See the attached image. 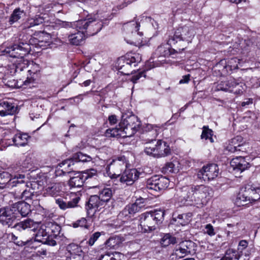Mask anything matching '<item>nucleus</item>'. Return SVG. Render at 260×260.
Wrapping results in <instances>:
<instances>
[{"instance_id":"46","label":"nucleus","mask_w":260,"mask_h":260,"mask_svg":"<svg viewBox=\"0 0 260 260\" xmlns=\"http://www.w3.org/2000/svg\"><path fill=\"white\" fill-rule=\"evenodd\" d=\"M81 173L83 175V178H84V180L85 181L88 178H91L94 176H96L97 172L94 169H90L86 170Z\"/></svg>"},{"instance_id":"4","label":"nucleus","mask_w":260,"mask_h":260,"mask_svg":"<svg viewBox=\"0 0 260 260\" xmlns=\"http://www.w3.org/2000/svg\"><path fill=\"white\" fill-rule=\"evenodd\" d=\"M14 228L18 231L24 230L27 228L31 229L30 231L35 232L34 234L35 241L50 246L56 244V241L49 235L44 224L41 225L35 223L33 220L27 219L15 224Z\"/></svg>"},{"instance_id":"56","label":"nucleus","mask_w":260,"mask_h":260,"mask_svg":"<svg viewBox=\"0 0 260 260\" xmlns=\"http://www.w3.org/2000/svg\"><path fill=\"white\" fill-rule=\"evenodd\" d=\"M31 194V193L26 190H23L21 193V197L24 200H27Z\"/></svg>"},{"instance_id":"42","label":"nucleus","mask_w":260,"mask_h":260,"mask_svg":"<svg viewBox=\"0 0 260 260\" xmlns=\"http://www.w3.org/2000/svg\"><path fill=\"white\" fill-rule=\"evenodd\" d=\"M236 250L229 249L226 250L225 255L220 260H232L233 258L239 259L240 256L236 254Z\"/></svg>"},{"instance_id":"32","label":"nucleus","mask_w":260,"mask_h":260,"mask_svg":"<svg viewBox=\"0 0 260 260\" xmlns=\"http://www.w3.org/2000/svg\"><path fill=\"white\" fill-rule=\"evenodd\" d=\"M61 189V187L59 183H52L48 185L46 190L48 194L55 196L58 194Z\"/></svg>"},{"instance_id":"24","label":"nucleus","mask_w":260,"mask_h":260,"mask_svg":"<svg viewBox=\"0 0 260 260\" xmlns=\"http://www.w3.org/2000/svg\"><path fill=\"white\" fill-rule=\"evenodd\" d=\"M79 200V198H75L72 201L66 203L61 199H56V203L58 205L59 208L62 210H66L68 208H74L77 206V204Z\"/></svg>"},{"instance_id":"58","label":"nucleus","mask_w":260,"mask_h":260,"mask_svg":"<svg viewBox=\"0 0 260 260\" xmlns=\"http://www.w3.org/2000/svg\"><path fill=\"white\" fill-rule=\"evenodd\" d=\"M34 69L32 70H29L28 72L29 73L30 75H31L33 74V76L39 71V70H35L36 68H39L37 64H35L33 66Z\"/></svg>"},{"instance_id":"15","label":"nucleus","mask_w":260,"mask_h":260,"mask_svg":"<svg viewBox=\"0 0 260 260\" xmlns=\"http://www.w3.org/2000/svg\"><path fill=\"white\" fill-rule=\"evenodd\" d=\"M104 205V203L98 195L91 196L87 205V216L89 217H92L98 210V208H101Z\"/></svg>"},{"instance_id":"9","label":"nucleus","mask_w":260,"mask_h":260,"mask_svg":"<svg viewBox=\"0 0 260 260\" xmlns=\"http://www.w3.org/2000/svg\"><path fill=\"white\" fill-rule=\"evenodd\" d=\"M140 124L138 117L132 115L122 119L119 123V126L122 129L125 138L133 136L139 129Z\"/></svg>"},{"instance_id":"6","label":"nucleus","mask_w":260,"mask_h":260,"mask_svg":"<svg viewBox=\"0 0 260 260\" xmlns=\"http://www.w3.org/2000/svg\"><path fill=\"white\" fill-rule=\"evenodd\" d=\"M195 35L196 32L192 27L186 25L180 26L176 29L174 36L168 40V44L171 45L178 42H182L184 48L179 49L178 51L180 52L191 42Z\"/></svg>"},{"instance_id":"39","label":"nucleus","mask_w":260,"mask_h":260,"mask_svg":"<svg viewBox=\"0 0 260 260\" xmlns=\"http://www.w3.org/2000/svg\"><path fill=\"white\" fill-rule=\"evenodd\" d=\"M213 135V131L211 129H209L207 126H203V132L201 136L202 139H209L211 143H213L214 142L212 138Z\"/></svg>"},{"instance_id":"28","label":"nucleus","mask_w":260,"mask_h":260,"mask_svg":"<svg viewBox=\"0 0 260 260\" xmlns=\"http://www.w3.org/2000/svg\"><path fill=\"white\" fill-rule=\"evenodd\" d=\"M184 249L182 248L180 243L176 245L171 255L172 259H179L188 255Z\"/></svg>"},{"instance_id":"18","label":"nucleus","mask_w":260,"mask_h":260,"mask_svg":"<svg viewBox=\"0 0 260 260\" xmlns=\"http://www.w3.org/2000/svg\"><path fill=\"white\" fill-rule=\"evenodd\" d=\"M230 164L234 171L237 173H241L250 167L249 163L241 156L233 158Z\"/></svg>"},{"instance_id":"53","label":"nucleus","mask_w":260,"mask_h":260,"mask_svg":"<svg viewBox=\"0 0 260 260\" xmlns=\"http://www.w3.org/2000/svg\"><path fill=\"white\" fill-rule=\"evenodd\" d=\"M144 74V73L143 72H140L136 75H134L131 78V81L133 82L134 83H136L142 76Z\"/></svg>"},{"instance_id":"54","label":"nucleus","mask_w":260,"mask_h":260,"mask_svg":"<svg viewBox=\"0 0 260 260\" xmlns=\"http://www.w3.org/2000/svg\"><path fill=\"white\" fill-rule=\"evenodd\" d=\"M108 120L110 124L111 125L114 124L117 122V116L115 115H112L109 116L108 117Z\"/></svg>"},{"instance_id":"36","label":"nucleus","mask_w":260,"mask_h":260,"mask_svg":"<svg viewBox=\"0 0 260 260\" xmlns=\"http://www.w3.org/2000/svg\"><path fill=\"white\" fill-rule=\"evenodd\" d=\"M180 244L188 254L194 252L196 246L194 242L188 240L182 241L180 243Z\"/></svg>"},{"instance_id":"52","label":"nucleus","mask_w":260,"mask_h":260,"mask_svg":"<svg viewBox=\"0 0 260 260\" xmlns=\"http://www.w3.org/2000/svg\"><path fill=\"white\" fill-rule=\"evenodd\" d=\"M248 246V242L246 240H241L239 242L238 245V250H243L245 249Z\"/></svg>"},{"instance_id":"5","label":"nucleus","mask_w":260,"mask_h":260,"mask_svg":"<svg viewBox=\"0 0 260 260\" xmlns=\"http://www.w3.org/2000/svg\"><path fill=\"white\" fill-rule=\"evenodd\" d=\"M165 212L161 210L145 212L140 215V225L144 233L155 230L163 219Z\"/></svg>"},{"instance_id":"34","label":"nucleus","mask_w":260,"mask_h":260,"mask_svg":"<svg viewBox=\"0 0 260 260\" xmlns=\"http://www.w3.org/2000/svg\"><path fill=\"white\" fill-rule=\"evenodd\" d=\"M24 11L20 8L15 9L9 19V25H12L20 19Z\"/></svg>"},{"instance_id":"26","label":"nucleus","mask_w":260,"mask_h":260,"mask_svg":"<svg viewBox=\"0 0 260 260\" xmlns=\"http://www.w3.org/2000/svg\"><path fill=\"white\" fill-rule=\"evenodd\" d=\"M156 126H154L150 124H148L145 127V131L147 132L145 135L146 137L151 136V138H148L146 140L147 142H153L156 138L158 133Z\"/></svg>"},{"instance_id":"25","label":"nucleus","mask_w":260,"mask_h":260,"mask_svg":"<svg viewBox=\"0 0 260 260\" xmlns=\"http://www.w3.org/2000/svg\"><path fill=\"white\" fill-rule=\"evenodd\" d=\"M125 62L126 64L136 67L137 64L141 60V56L139 53H129L124 57Z\"/></svg>"},{"instance_id":"63","label":"nucleus","mask_w":260,"mask_h":260,"mask_svg":"<svg viewBox=\"0 0 260 260\" xmlns=\"http://www.w3.org/2000/svg\"><path fill=\"white\" fill-rule=\"evenodd\" d=\"M183 260H195L194 258H186Z\"/></svg>"},{"instance_id":"3","label":"nucleus","mask_w":260,"mask_h":260,"mask_svg":"<svg viewBox=\"0 0 260 260\" xmlns=\"http://www.w3.org/2000/svg\"><path fill=\"white\" fill-rule=\"evenodd\" d=\"M30 50L29 45L24 43L14 44L2 50L1 55H7L11 57L20 59L17 63L8 66L9 69L6 74L13 75L16 73L23 71V69L26 68L28 62L27 60H25L23 57L29 53Z\"/></svg>"},{"instance_id":"16","label":"nucleus","mask_w":260,"mask_h":260,"mask_svg":"<svg viewBox=\"0 0 260 260\" xmlns=\"http://www.w3.org/2000/svg\"><path fill=\"white\" fill-rule=\"evenodd\" d=\"M16 219L12 207L0 209V222L4 225L10 226Z\"/></svg>"},{"instance_id":"30","label":"nucleus","mask_w":260,"mask_h":260,"mask_svg":"<svg viewBox=\"0 0 260 260\" xmlns=\"http://www.w3.org/2000/svg\"><path fill=\"white\" fill-rule=\"evenodd\" d=\"M45 226H46V230L48 231L49 235L50 233L53 234V236H57L59 233L60 231V227L56 223L48 221L44 223Z\"/></svg>"},{"instance_id":"1","label":"nucleus","mask_w":260,"mask_h":260,"mask_svg":"<svg viewBox=\"0 0 260 260\" xmlns=\"http://www.w3.org/2000/svg\"><path fill=\"white\" fill-rule=\"evenodd\" d=\"M62 26L66 27H73L77 31L72 33L69 36L70 43L75 45H81L84 41L86 36L97 34L101 30L103 24L98 19V16L87 17L85 19L80 20L73 22H62Z\"/></svg>"},{"instance_id":"48","label":"nucleus","mask_w":260,"mask_h":260,"mask_svg":"<svg viewBox=\"0 0 260 260\" xmlns=\"http://www.w3.org/2000/svg\"><path fill=\"white\" fill-rule=\"evenodd\" d=\"M8 176V174L7 173L4 172L0 174V189L4 188L7 183H9L10 180L8 178H7L5 181H3V178H7Z\"/></svg>"},{"instance_id":"33","label":"nucleus","mask_w":260,"mask_h":260,"mask_svg":"<svg viewBox=\"0 0 260 260\" xmlns=\"http://www.w3.org/2000/svg\"><path fill=\"white\" fill-rule=\"evenodd\" d=\"M176 243V238L170 234H167L164 235L160 241V243L164 247H167L170 244H175Z\"/></svg>"},{"instance_id":"10","label":"nucleus","mask_w":260,"mask_h":260,"mask_svg":"<svg viewBox=\"0 0 260 260\" xmlns=\"http://www.w3.org/2000/svg\"><path fill=\"white\" fill-rule=\"evenodd\" d=\"M127 166L125 156H120L113 159L106 168L107 172L111 178H117Z\"/></svg>"},{"instance_id":"7","label":"nucleus","mask_w":260,"mask_h":260,"mask_svg":"<svg viewBox=\"0 0 260 260\" xmlns=\"http://www.w3.org/2000/svg\"><path fill=\"white\" fill-rule=\"evenodd\" d=\"M139 23L136 20L126 22L123 25L125 41L131 44H140L142 42L143 32L139 31Z\"/></svg>"},{"instance_id":"40","label":"nucleus","mask_w":260,"mask_h":260,"mask_svg":"<svg viewBox=\"0 0 260 260\" xmlns=\"http://www.w3.org/2000/svg\"><path fill=\"white\" fill-rule=\"evenodd\" d=\"M156 52L159 54L160 56H166L169 54H173L175 52L178 53L179 52L175 49L169 50L164 45H161L157 48Z\"/></svg>"},{"instance_id":"21","label":"nucleus","mask_w":260,"mask_h":260,"mask_svg":"<svg viewBox=\"0 0 260 260\" xmlns=\"http://www.w3.org/2000/svg\"><path fill=\"white\" fill-rule=\"evenodd\" d=\"M16 110L17 107L12 103L5 101L0 103V115L2 116L13 115Z\"/></svg>"},{"instance_id":"13","label":"nucleus","mask_w":260,"mask_h":260,"mask_svg":"<svg viewBox=\"0 0 260 260\" xmlns=\"http://www.w3.org/2000/svg\"><path fill=\"white\" fill-rule=\"evenodd\" d=\"M219 174L217 165L211 164L204 166L198 172V176L205 181H209L216 178Z\"/></svg>"},{"instance_id":"41","label":"nucleus","mask_w":260,"mask_h":260,"mask_svg":"<svg viewBox=\"0 0 260 260\" xmlns=\"http://www.w3.org/2000/svg\"><path fill=\"white\" fill-rule=\"evenodd\" d=\"M51 37L49 34L41 32L39 39V45L41 46H46V44L50 43Z\"/></svg>"},{"instance_id":"17","label":"nucleus","mask_w":260,"mask_h":260,"mask_svg":"<svg viewBox=\"0 0 260 260\" xmlns=\"http://www.w3.org/2000/svg\"><path fill=\"white\" fill-rule=\"evenodd\" d=\"M140 173L135 169L125 170L122 174L120 181L127 185H132L139 177Z\"/></svg>"},{"instance_id":"51","label":"nucleus","mask_w":260,"mask_h":260,"mask_svg":"<svg viewBox=\"0 0 260 260\" xmlns=\"http://www.w3.org/2000/svg\"><path fill=\"white\" fill-rule=\"evenodd\" d=\"M226 149L230 152H234L237 151L242 150L241 149H237L234 145H233L231 140L226 146Z\"/></svg>"},{"instance_id":"49","label":"nucleus","mask_w":260,"mask_h":260,"mask_svg":"<svg viewBox=\"0 0 260 260\" xmlns=\"http://www.w3.org/2000/svg\"><path fill=\"white\" fill-rule=\"evenodd\" d=\"M101 235V233L100 232H95L94 234H93L91 237H90L88 243L89 245L92 246L95 242L98 239V238L100 237Z\"/></svg>"},{"instance_id":"20","label":"nucleus","mask_w":260,"mask_h":260,"mask_svg":"<svg viewBox=\"0 0 260 260\" xmlns=\"http://www.w3.org/2000/svg\"><path fill=\"white\" fill-rule=\"evenodd\" d=\"M140 200H138L135 203L127 206L119 214V216L120 217L124 216L126 219H128L126 217L129 215H134L136 213L139 212L143 207L142 205H140Z\"/></svg>"},{"instance_id":"45","label":"nucleus","mask_w":260,"mask_h":260,"mask_svg":"<svg viewBox=\"0 0 260 260\" xmlns=\"http://www.w3.org/2000/svg\"><path fill=\"white\" fill-rule=\"evenodd\" d=\"M74 228L82 227L87 229L88 226L87 224V220L85 218H82L73 223Z\"/></svg>"},{"instance_id":"60","label":"nucleus","mask_w":260,"mask_h":260,"mask_svg":"<svg viewBox=\"0 0 260 260\" xmlns=\"http://www.w3.org/2000/svg\"><path fill=\"white\" fill-rule=\"evenodd\" d=\"M115 238H109L106 242V244L110 246H114V245H112V243H114V241H115Z\"/></svg>"},{"instance_id":"2","label":"nucleus","mask_w":260,"mask_h":260,"mask_svg":"<svg viewBox=\"0 0 260 260\" xmlns=\"http://www.w3.org/2000/svg\"><path fill=\"white\" fill-rule=\"evenodd\" d=\"M212 189L204 185H195L191 187H184L179 193L182 198L181 202L185 201L187 204L194 205L198 207L205 205L212 196Z\"/></svg>"},{"instance_id":"62","label":"nucleus","mask_w":260,"mask_h":260,"mask_svg":"<svg viewBox=\"0 0 260 260\" xmlns=\"http://www.w3.org/2000/svg\"><path fill=\"white\" fill-rule=\"evenodd\" d=\"M229 1L233 3L238 4L240 2H241L242 0H229Z\"/></svg>"},{"instance_id":"47","label":"nucleus","mask_w":260,"mask_h":260,"mask_svg":"<svg viewBox=\"0 0 260 260\" xmlns=\"http://www.w3.org/2000/svg\"><path fill=\"white\" fill-rule=\"evenodd\" d=\"M44 22V19L43 17L40 16H37L32 21L29 22V27H32L36 25H38L43 23Z\"/></svg>"},{"instance_id":"50","label":"nucleus","mask_w":260,"mask_h":260,"mask_svg":"<svg viewBox=\"0 0 260 260\" xmlns=\"http://www.w3.org/2000/svg\"><path fill=\"white\" fill-rule=\"evenodd\" d=\"M205 233L210 236H213L215 235L213 226L211 224H207L205 226Z\"/></svg>"},{"instance_id":"22","label":"nucleus","mask_w":260,"mask_h":260,"mask_svg":"<svg viewBox=\"0 0 260 260\" xmlns=\"http://www.w3.org/2000/svg\"><path fill=\"white\" fill-rule=\"evenodd\" d=\"M84 181V178L82 173L78 172L75 173L73 176L71 177L68 184L71 188H80L83 185Z\"/></svg>"},{"instance_id":"31","label":"nucleus","mask_w":260,"mask_h":260,"mask_svg":"<svg viewBox=\"0 0 260 260\" xmlns=\"http://www.w3.org/2000/svg\"><path fill=\"white\" fill-rule=\"evenodd\" d=\"M179 165L177 161L167 162L162 168L163 172L165 173H177L179 171Z\"/></svg>"},{"instance_id":"59","label":"nucleus","mask_w":260,"mask_h":260,"mask_svg":"<svg viewBox=\"0 0 260 260\" xmlns=\"http://www.w3.org/2000/svg\"><path fill=\"white\" fill-rule=\"evenodd\" d=\"M34 77H32L30 78H27L26 80L24 81H23L24 85H27L29 83H32L34 82Z\"/></svg>"},{"instance_id":"14","label":"nucleus","mask_w":260,"mask_h":260,"mask_svg":"<svg viewBox=\"0 0 260 260\" xmlns=\"http://www.w3.org/2000/svg\"><path fill=\"white\" fill-rule=\"evenodd\" d=\"M92 160V157L82 152H78L74 154L73 157L70 159L66 160L60 165L61 168H64L61 170L62 173L65 174L66 173H70V170H66V167H70L72 165H74V161L76 162L81 161L83 162H89Z\"/></svg>"},{"instance_id":"38","label":"nucleus","mask_w":260,"mask_h":260,"mask_svg":"<svg viewBox=\"0 0 260 260\" xmlns=\"http://www.w3.org/2000/svg\"><path fill=\"white\" fill-rule=\"evenodd\" d=\"M246 85L243 83H237L234 80V85L230 89V92H233L236 94H240L245 90Z\"/></svg>"},{"instance_id":"23","label":"nucleus","mask_w":260,"mask_h":260,"mask_svg":"<svg viewBox=\"0 0 260 260\" xmlns=\"http://www.w3.org/2000/svg\"><path fill=\"white\" fill-rule=\"evenodd\" d=\"M12 207L14 212L17 210L22 216H27L30 212V205L25 202L16 203Z\"/></svg>"},{"instance_id":"27","label":"nucleus","mask_w":260,"mask_h":260,"mask_svg":"<svg viewBox=\"0 0 260 260\" xmlns=\"http://www.w3.org/2000/svg\"><path fill=\"white\" fill-rule=\"evenodd\" d=\"M29 136L27 134H17L13 138V141L15 145L17 146H23L28 142Z\"/></svg>"},{"instance_id":"8","label":"nucleus","mask_w":260,"mask_h":260,"mask_svg":"<svg viewBox=\"0 0 260 260\" xmlns=\"http://www.w3.org/2000/svg\"><path fill=\"white\" fill-rule=\"evenodd\" d=\"M153 142H147L144 152L148 155L156 158L166 157L171 153L170 146L161 140H158L155 144Z\"/></svg>"},{"instance_id":"29","label":"nucleus","mask_w":260,"mask_h":260,"mask_svg":"<svg viewBox=\"0 0 260 260\" xmlns=\"http://www.w3.org/2000/svg\"><path fill=\"white\" fill-rule=\"evenodd\" d=\"M105 136L107 137H122L125 138L123 131L120 126L106 130Z\"/></svg>"},{"instance_id":"64","label":"nucleus","mask_w":260,"mask_h":260,"mask_svg":"<svg viewBox=\"0 0 260 260\" xmlns=\"http://www.w3.org/2000/svg\"><path fill=\"white\" fill-rule=\"evenodd\" d=\"M110 260H116V259L115 258H114L113 257H111L110 258Z\"/></svg>"},{"instance_id":"12","label":"nucleus","mask_w":260,"mask_h":260,"mask_svg":"<svg viewBox=\"0 0 260 260\" xmlns=\"http://www.w3.org/2000/svg\"><path fill=\"white\" fill-rule=\"evenodd\" d=\"M169 180L164 177L154 176L147 180L146 182L147 188L153 192L164 190L169 186Z\"/></svg>"},{"instance_id":"37","label":"nucleus","mask_w":260,"mask_h":260,"mask_svg":"<svg viewBox=\"0 0 260 260\" xmlns=\"http://www.w3.org/2000/svg\"><path fill=\"white\" fill-rule=\"evenodd\" d=\"M234 85V79H230L225 81H221L218 85V89L225 91L230 92Z\"/></svg>"},{"instance_id":"57","label":"nucleus","mask_w":260,"mask_h":260,"mask_svg":"<svg viewBox=\"0 0 260 260\" xmlns=\"http://www.w3.org/2000/svg\"><path fill=\"white\" fill-rule=\"evenodd\" d=\"M189 78H190L189 75L183 76L182 77V79H181L180 80L179 83L180 84H184V83H188V81H189Z\"/></svg>"},{"instance_id":"11","label":"nucleus","mask_w":260,"mask_h":260,"mask_svg":"<svg viewBox=\"0 0 260 260\" xmlns=\"http://www.w3.org/2000/svg\"><path fill=\"white\" fill-rule=\"evenodd\" d=\"M260 199V188L251 187L245 189L240 192L236 199V204L238 206H244L249 203L255 201Z\"/></svg>"},{"instance_id":"43","label":"nucleus","mask_w":260,"mask_h":260,"mask_svg":"<svg viewBox=\"0 0 260 260\" xmlns=\"http://www.w3.org/2000/svg\"><path fill=\"white\" fill-rule=\"evenodd\" d=\"M190 215L188 214H181L179 215L177 217L176 221L177 223L181 225H185L187 224L190 220Z\"/></svg>"},{"instance_id":"19","label":"nucleus","mask_w":260,"mask_h":260,"mask_svg":"<svg viewBox=\"0 0 260 260\" xmlns=\"http://www.w3.org/2000/svg\"><path fill=\"white\" fill-rule=\"evenodd\" d=\"M67 260H83V253L78 245L70 244L68 246Z\"/></svg>"},{"instance_id":"44","label":"nucleus","mask_w":260,"mask_h":260,"mask_svg":"<svg viewBox=\"0 0 260 260\" xmlns=\"http://www.w3.org/2000/svg\"><path fill=\"white\" fill-rule=\"evenodd\" d=\"M233 145H234L237 149H241L243 144V138L240 136H237L231 140Z\"/></svg>"},{"instance_id":"55","label":"nucleus","mask_w":260,"mask_h":260,"mask_svg":"<svg viewBox=\"0 0 260 260\" xmlns=\"http://www.w3.org/2000/svg\"><path fill=\"white\" fill-rule=\"evenodd\" d=\"M253 103V99L251 98L246 99L245 101L241 102V106L243 107H246L248 105Z\"/></svg>"},{"instance_id":"35","label":"nucleus","mask_w":260,"mask_h":260,"mask_svg":"<svg viewBox=\"0 0 260 260\" xmlns=\"http://www.w3.org/2000/svg\"><path fill=\"white\" fill-rule=\"evenodd\" d=\"M98 196L105 204L108 202L111 198L112 196V190L109 188H104L100 192Z\"/></svg>"},{"instance_id":"61","label":"nucleus","mask_w":260,"mask_h":260,"mask_svg":"<svg viewBox=\"0 0 260 260\" xmlns=\"http://www.w3.org/2000/svg\"><path fill=\"white\" fill-rule=\"evenodd\" d=\"M91 83V81L90 80H87L85 81H84L83 83H82V86H85V87H86V86H88L90 85V84Z\"/></svg>"}]
</instances>
